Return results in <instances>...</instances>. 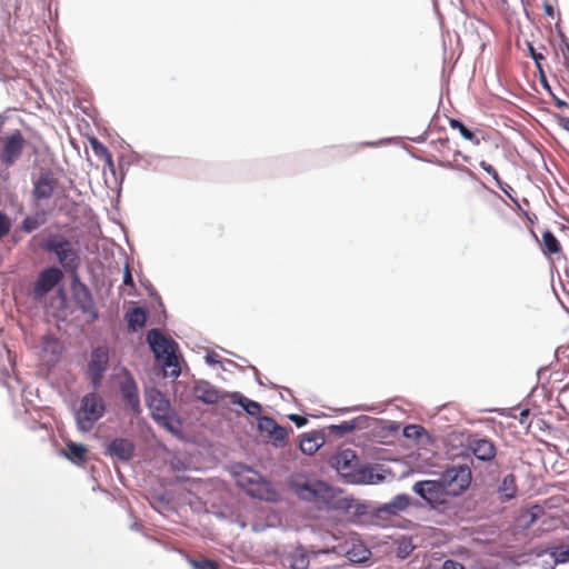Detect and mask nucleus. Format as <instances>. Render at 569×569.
Listing matches in <instances>:
<instances>
[{
    "label": "nucleus",
    "mask_w": 569,
    "mask_h": 569,
    "mask_svg": "<svg viewBox=\"0 0 569 569\" xmlns=\"http://www.w3.org/2000/svg\"><path fill=\"white\" fill-rule=\"evenodd\" d=\"M34 240L43 252L54 254L57 261L67 272L77 271L81 262L77 242L71 241L61 232L48 229L37 236Z\"/></svg>",
    "instance_id": "f257e3e1"
},
{
    "label": "nucleus",
    "mask_w": 569,
    "mask_h": 569,
    "mask_svg": "<svg viewBox=\"0 0 569 569\" xmlns=\"http://www.w3.org/2000/svg\"><path fill=\"white\" fill-rule=\"evenodd\" d=\"M146 403L151 412L152 419L172 435H179L181 421L171 409L169 399L157 388L146 390Z\"/></svg>",
    "instance_id": "f03ea898"
},
{
    "label": "nucleus",
    "mask_w": 569,
    "mask_h": 569,
    "mask_svg": "<svg viewBox=\"0 0 569 569\" xmlns=\"http://www.w3.org/2000/svg\"><path fill=\"white\" fill-rule=\"evenodd\" d=\"M104 411V401L98 393L90 392L86 395L76 415L78 428L81 431L91 430L94 423L103 416Z\"/></svg>",
    "instance_id": "7ed1b4c3"
},
{
    "label": "nucleus",
    "mask_w": 569,
    "mask_h": 569,
    "mask_svg": "<svg viewBox=\"0 0 569 569\" xmlns=\"http://www.w3.org/2000/svg\"><path fill=\"white\" fill-rule=\"evenodd\" d=\"M237 482L251 497L267 501H273L277 497L271 483L252 469H247L240 475Z\"/></svg>",
    "instance_id": "20e7f679"
},
{
    "label": "nucleus",
    "mask_w": 569,
    "mask_h": 569,
    "mask_svg": "<svg viewBox=\"0 0 569 569\" xmlns=\"http://www.w3.org/2000/svg\"><path fill=\"white\" fill-rule=\"evenodd\" d=\"M449 496H459L465 492L472 480V472L468 465H458L447 468L440 477Z\"/></svg>",
    "instance_id": "39448f33"
},
{
    "label": "nucleus",
    "mask_w": 569,
    "mask_h": 569,
    "mask_svg": "<svg viewBox=\"0 0 569 569\" xmlns=\"http://www.w3.org/2000/svg\"><path fill=\"white\" fill-rule=\"evenodd\" d=\"M291 489L300 499L317 505L327 503L331 497L330 487L322 481H295L291 485Z\"/></svg>",
    "instance_id": "423d86ee"
},
{
    "label": "nucleus",
    "mask_w": 569,
    "mask_h": 569,
    "mask_svg": "<svg viewBox=\"0 0 569 569\" xmlns=\"http://www.w3.org/2000/svg\"><path fill=\"white\" fill-rule=\"evenodd\" d=\"M465 450L467 455H472L482 462H491L497 456V447L495 442L479 433H471L466 439Z\"/></svg>",
    "instance_id": "0eeeda50"
},
{
    "label": "nucleus",
    "mask_w": 569,
    "mask_h": 569,
    "mask_svg": "<svg viewBox=\"0 0 569 569\" xmlns=\"http://www.w3.org/2000/svg\"><path fill=\"white\" fill-rule=\"evenodd\" d=\"M412 490L432 506H439L445 503L446 497L449 496L441 479H439L438 481H418L413 485Z\"/></svg>",
    "instance_id": "6e6552de"
},
{
    "label": "nucleus",
    "mask_w": 569,
    "mask_h": 569,
    "mask_svg": "<svg viewBox=\"0 0 569 569\" xmlns=\"http://www.w3.org/2000/svg\"><path fill=\"white\" fill-rule=\"evenodd\" d=\"M330 465L338 473L345 478L346 482H350L355 472L359 468L358 456L352 449H343L330 458Z\"/></svg>",
    "instance_id": "1a4fd4ad"
},
{
    "label": "nucleus",
    "mask_w": 569,
    "mask_h": 569,
    "mask_svg": "<svg viewBox=\"0 0 569 569\" xmlns=\"http://www.w3.org/2000/svg\"><path fill=\"white\" fill-rule=\"evenodd\" d=\"M109 363V349L106 346L97 347L92 350L88 363V376L93 388H98L101 383L103 375Z\"/></svg>",
    "instance_id": "9d476101"
},
{
    "label": "nucleus",
    "mask_w": 569,
    "mask_h": 569,
    "mask_svg": "<svg viewBox=\"0 0 569 569\" xmlns=\"http://www.w3.org/2000/svg\"><path fill=\"white\" fill-rule=\"evenodd\" d=\"M24 138L20 131H14L3 140L0 161L4 167L12 166L21 156L24 148Z\"/></svg>",
    "instance_id": "9b49d317"
},
{
    "label": "nucleus",
    "mask_w": 569,
    "mask_h": 569,
    "mask_svg": "<svg viewBox=\"0 0 569 569\" xmlns=\"http://www.w3.org/2000/svg\"><path fill=\"white\" fill-rule=\"evenodd\" d=\"M258 429L267 437L276 447H284L288 439V429L278 425L277 421L269 416L258 418Z\"/></svg>",
    "instance_id": "f8f14e48"
},
{
    "label": "nucleus",
    "mask_w": 569,
    "mask_h": 569,
    "mask_svg": "<svg viewBox=\"0 0 569 569\" xmlns=\"http://www.w3.org/2000/svg\"><path fill=\"white\" fill-rule=\"evenodd\" d=\"M63 272L58 267H50L42 270L33 286L36 297H42L50 292L61 280Z\"/></svg>",
    "instance_id": "ddd939ff"
},
{
    "label": "nucleus",
    "mask_w": 569,
    "mask_h": 569,
    "mask_svg": "<svg viewBox=\"0 0 569 569\" xmlns=\"http://www.w3.org/2000/svg\"><path fill=\"white\" fill-rule=\"evenodd\" d=\"M58 187V179L51 171H43L33 183L32 194L37 201L50 199Z\"/></svg>",
    "instance_id": "4468645a"
},
{
    "label": "nucleus",
    "mask_w": 569,
    "mask_h": 569,
    "mask_svg": "<svg viewBox=\"0 0 569 569\" xmlns=\"http://www.w3.org/2000/svg\"><path fill=\"white\" fill-rule=\"evenodd\" d=\"M120 392L132 413L139 415L141 412L139 391L131 373H126V378L120 383Z\"/></svg>",
    "instance_id": "2eb2a0df"
},
{
    "label": "nucleus",
    "mask_w": 569,
    "mask_h": 569,
    "mask_svg": "<svg viewBox=\"0 0 569 569\" xmlns=\"http://www.w3.org/2000/svg\"><path fill=\"white\" fill-rule=\"evenodd\" d=\"M147 341L157 359L174 350V342L164 337L158 329H152L147 333Z\"/></svg>",
    "instance_id": "dca6fc26"
},
{
    "label": "nucleus",
    "mask_w": 569,
    "mask_h": 569,
    "mask_svg": "<svg viewBox=\"0 0 569 569\" xmlns=\"http://www.w3.org/2000/svg\"><path fill=\"white\" fill-rule=\"evenodd\" d=\"M380 471V469L370 465L361 466L357 469V472H355L349 483L378 485L386 479V476Z\"/></svg>",
    "instance_id": "f3484780"
},
{
    "label": "nucleus",
    "mask_w": 569,
    "mask_h": 569,
    "mask_svg": "<svg viewBox=\"0 0 569 569\" xmlns=\"http://www.w3.org/2000/svg\"><path fill=\"white\" fill-rule=\"evenodd\" d=\"M411 502V498L406 495H397L389 502L383 503L378 508L379 516H397L400 512L405 511Z\"/></svg>",
    "instance_id": "a211bd4d"
},
{
    "label": "nucleus",
    "mask_w": 569,
    "mask_h": 569,
    "mask_svg": "<svg viewBox=\"0 0 569 569\" xmlns=\"http://www.w3.org/2000/svg\"><path fill=\"white\" fill-rule=\"evenodd\" d=\"M449 126L451 129L458 130L461 137L470 141L473 146H479L481 141L487 140V133L485 131L479 129L472 131L458 119H449Z\"/></svg>",
    "instance_id": "6ab92c4d"
},
{
    "label": "nucleus",
    "mask_w": 569,
    "mask_h": 569,
    "mask_svg": "<svg viewBox=\"0 0 569 569\" xmlns=\"http://www.w3.org/2000/svg\"><path fill=\"white\" fill-rule=\"evenodd\" d=\"M134 446L128 439H113L108 446V452L121 460H129L133 455Z\"/></svg>",
    "instance_id": "aec40b11"
},
{
    "label": "nucleus",
    "mask_w": 569,
    "mask_h": 569,
    "mask_svg": "<svg viewBox=\"0 0 569 569\" xmlns=\"http://www.w3.org/2000/svg\"><path fill=\"white\" fill-rule=\"evenodd\" d=\"M194 397L209 405L217 403L221 398L220 392L207 381H201L196 385Z\"/></svg>",
    "instance_id": "412c9836"
},
{
    "label": "nucleus",
    "mask_w": 569,
    "mask_h": 569,
    "mask_svg": "<svg viewBox=\"0 0 569 569\" xmlns=\"http://www.w3.org/2000/svg\"><path fill=\"white\" fill-rule=\"evenodd\" d=\"M542 253L546 257H553L562 254V247L559 240L555 237V234L550 230H546L541 240L539 241Z\"/></svg>",
    "instance_id": "4be33fe9"
},
{
    "label": "nucleus",
    "mask_w": 569,
    "mask_h": 569,
    "mask_svg": "<svg viewBox=\"0 0 569 569\" xmlns=\"http://www.w3.org/2000/svg\"><path fill=\"white\" fill-rule=\"evenodd\" d=\"M498 492L502 501H509L517 497L518 486L513 473H508L502 478L498 487Z\"/></svg>",
    "instance_id": "5701e85b"
},
{
    "label": "nucleus",
    "mask_w": 569,
    "mask_h": 569,
    "mask_svg": "<svg viewBox=\"0 0 569 569\" xmlns=\"http://www.w3.org/2000/svg\"><path fill=\"white\" fill-rule=\"evenodd\" d=\"M286 562L291 569H308L310 565L309 555L303 548H296L286 557Z\"/></svg>",
    "instance_id": "b1692460"
},
{
    "label": "nucleus",
    "mask_w": 569,
    "mask_h": 569,
    "mask_svg": "<svg viewBox=\"0 0 569 569\" xmlns=\"http://www.w3.org/2000/svg\"><path fill=\"white\" fill-rule=\"evenodd\" d=\"M403 437L415 440L418 445H427L430 442V436L427 430L419 425H408L403 428Z\"/></svg>",
    "instance_id": "393cba45"
},
{
    "label": "nucleus",
    "mask_w": 569,
    "mask_h": 569,
    "mask_svg": "<svg viewBox=\"0 0 569 569\" xmlns=\"http://www.w3.org/2000/svg\"><path fill=\"white\" fill-rule=\"evenodd\" d=\"M87 451L86 446L69 441L66 445L64 456L73 463L80 465L86 461Z\"/></svg>",
    "instance_id": "a878e982"
},
{
    "label": "nucleus",
    "mask_w": 569,
    "mask_h": 569,
    "mask_svg": "<svg viewBox=\"0 0 569 569\" xmlns=\"http://www.w3.org/2000/svg\"><path fill=\"white\" fill-rule=\"evenodd\" d=\"M231 401L232 403L240 405L243 410L252 417L260 415L262 410V407L259 402L248 399L238 392L231 395Z\"/></svg>",
    "instance_id": "bb28decb"
},
{
    "label": "nucleus",
    "mask_w": 569,
    "mask_h": 569,
    "mask_svg": "<svg viewBox=\"0 0 569 569\" xmlns=\"http://www.w3.org/2000/svg\"><path fill=\"white\" fill-rule=\"evenodd\" d=\"M82 293L83 298H80V296H78L79 308L83 313L88 315L91 318V321H94L98 319V311L96 309L92 296L87 287H83Z\"/></svg>",
    "instance_id": "cd10ccee"
},
{
    "label": "nucleus",
    "mask_w": 569,
    "mask_h": 569,
    "mask_svg": "<svg viewBox=\"0 0 569 569\" xmlns=\"http://www.w3.org/2000/svg\"><path fill=\"white\" fill-rule=\"evenodd\" d=\"M127 321L128 327L131 330L137 331L138 329L144 327L147 322V312L144 311V309L136 307L127 313Z\"/></svg>",
    "instance_id": "c85d7f7f"
},
{
    "label": "nucleus",
    "mask_w": 569,
    "mask_h": 569,
    "mask_svg": "<svg viewBox=\"0 0 569 569\" xmlns=\"http://www.w3.org/2000/svg\"><path fill=\"white\" fill-rule=\"evenodd\" d=\"M162 363V367L167 375L170 377H178L181 372L178 357L176 356V350L169 352V355H164L159 359Z\"/></svg>",
    "instance_id": "c756f323"
},
{
    "label": "nucleus",
    "mask_w": 569,
    "mask_h": 569,
    "mask_svg": "<svg viewBox=\"0 0 569 569\" xmlns=\"http://www.w3.org/2000/svg\"><path fill=\"white\" fill-rule=\"evenodd\" d=\"M479 166L482 170H485L487 173H489L493 179L495 181L497 182L498 187L509 197L512 199L511 197V193L510 191H512V188L507 184V183H503L501 180H500V177L498 174V171L490 164L488 163L487 161H480L479 162Z\"/></svg>",
    "instance_id": "7c9ffc66"
},
{
    "label": "nucleus",
    "mask_w": 569,
    "mask_h": 569,
    "mask_svg": "<svg viewBox=\"0 0 569 569\" xmlns=\"http://www.w3.org/2000/svg\"><path fill=\"white\" fill-rule=\"evenodd\" d=\"M189 565L192 569H220L217 561L200 558V559H188Z\"/></svg>",
    "instance_id": "2f4dec72"
},
{
    "label": "nucleus",
    "mask_w": 569,
    "mask_h": 569,
    "mask_svg": "<svg viewBox=\"0 0 569 569\" xmlns=\"http://www.w3.org/2000/svg\"><path fill=\"white\" fill-rule=\"evenodd\" d=\"M319 447L320 445L313 437H303L300 441V449L303 453L307 455H313L319 449Z\"/></svg>",
    "instance_id": "473e14b6"
},
{
    "label": "nucleus",
    "mask_w": 569,
    "mask_h": 569,
    "mask_svg": "<svg viewBox=\"0 0 569 569\" xmlns=\"http://www.w3.org/2000/svg\"><path fill=\"white\" fill-rule=\"evenodd\" d=\"M545 513L542 507L535 505L526 510L523 517H528V521L526 522V527H530L538 518H540Z\"/></svg>",
    "instance_id": "72a5a7b5"
},
{
    "label": "nucleus",
    "mask_w": 569,
    "mask_h": 569,
    "mask_svg": "<svg viewBox=\"0 0 569 569\" xmlns=\"http://www.w3.org/2000/svg\"><path fill=\"white\" fill-rule=\"evenodd\" d=\"M551 556L556 562L565 563L569 561V545L555 547L551 551Z\"/></svg>",
    "instance_id": "f704fd0d"
},
{
    "label": "nucleus",
    "mask_w": 569,
    "mask_h": 569,
    "mask_svg": "<svg viewBox=\"0 0 569 569\" xmlns=\"http://www.w3.org/2000/svg\"><path fill=\"white\" fill-rule=\"evenodd\" d=\"M90 146H91V149H92L93 153L96 154V157H98L100 159L106 158L110 153L108 148L104 147V144L102 142H100L97 138L90 139Z\"/></svg>",
    "instance_id": "c9c22d12"
},
{
    "label": "nucleus",
    "mask_w": 569,
    "mask_h": 569,
    "mask_svg": "<svg viewBox=\"0 0 569 569\" xmlns=\"http://www.w3.org/2000/svg\"><path fill=\"white\" fill-rule=\"evenodd\" d=\"M41 223L37 217H27L21 223V229L26 232H31L38 229Z\"/></svg>",
    "instance_id": "e433bc0d"
},
{
    "label": "nucleus",
    "mask_w": 569,
    "mask_h": 569,
    "mask_svg": "<svg viewBox=\"0 0 569 569\" xmlns=\"http://www.w3.org/2000/svg\"><path fill=\"white\" fill-rule=\"evenodd\" d=\"M11 221L8 216L0 212V238L6 237L10 232Z\"/></svg>",
    "instance_id": "4c0bfd02"
},
{
    "label": "nucleus",
    "mask_w": 569,
    "mask_h": 569,
    "mask_svg": "<svg viewBox=\"0 0 569 569\" xmlns=\"http://www.w3.org/2000/svg\"><path fill=\"white\" fill-rule=\"evenodd\" d=\"M123 284L134 288V282L129 264L127 263L123 272Z\"/></svg>",
    "instance_id": "58836bf2"
},
{
    "label": "nucleus",
    "mask_w": 569,
    "mask_h": 569,
    "mask_svg": "<svg viewBox=\"0 0 569 569\" xmlns=\"http://www.w3.org/2000/svg\"><path fill=\"white\" fill-rule=\"evenodd\" d=\"M442 569H465V567L455 560H446L442 565Z\"/></svg>",
    "instance_id": "ea45409f"
},
{
    "label": "nucleus",
    "mask_w": 569,
    "mask_h": 569,
    "mask_svg": "<svg viewBox=\"0 0 569 569\" xmlns=\"http://www.w3.org/2000/svg\"><path fill=\"white\" fill-rule=\"evenodd\" d=\"M289 418L296 423L297 427H302L307 423V418L299 415H291Z\"/></svg>",
    "instance_id": "a19ab883"
},
{
    "label": "nucleus",
    "mask_w": 569,
    "mask_h": 569,
    "mask_svg": "<svg viewBox=\"0 0 569 569\" xmlns=\"http://www.w3.org/2000/svg\"><path fill=\"white\" fill-rule=\"evenodd\" d=\"M106 163V167L112 172L114 173L116 171V167H114V162H113V159H112V154L111 152L102 159Z\"/></svg>",
    "instance_id": "79ce46f5"
},
{
    "label": "nucleus",
    "mask_w": 569,
    "mask_h": 569,
    "mask_svg": "<svg viewBox=\"0 0 569 569\" xmlns=\"http://www.w3.org/2000/svg\"><path fill=\"white\" fill-rule=\"evenodd\" d=\"M557 122L559 127L569 132V117H559Z\"/></svg>",
    "instance_id": "37998d69"
},
{
    "label": "nucleus",
    "mask_w": 569,
    "mask_h": 569,
    "mask_svg": "<svg viewBox=\"0 0 569 569\" xmlns=\"http://www.w3.org/2000/svg\"><path fill=\"white\" fill-rule=\"evenodd\" d=\"M530 53L535 62L537 63L538 68H540V60L543 59V56L541 53H537L533 49V47L530 46Z\"/></svg>",
    "instance_id": "c03bdc74"
},
{
    "label": "nucleus",
    "mask_w": 569,
    "mask_h": 569,
    "mask_svg": "<svg viewBox=\"0 0 569 569\" xmlns=\"http://www.w3.org/2000/svg\"><path fill=\"white\" fill-rule=\"evenodd\" d=\"M543 10H545V13L550 17V18H553L555 16V10H553V7L549 3V2H545L543 3Z\"/></svg>",
    "instance_id": "a18cd8bd"
},
{
    "label": "nucleus",
    "mask_w": 569,
    "mask_h": 569,
    "mask_svg": "<svg viewBox=\"0 0 569 569\" xmlns=\"http://www.w3.org/2000/svg\"><path fill=\"white\" fill-rule=\"evenodd\" d=\"M206 360H207V362H208V363H210V365H216V363H218V362H219V360H218V355H217V353H208V355L206 356Z\"/></svg>",
    "instance_id": "49530a36"
},
{
    "label": "nucleus",
    "mask_w": 569,
    "mask_h": 569,
    "mask_svg": "<svg viewBox=\"0 0 569 569\" xmlns=\"http://www.w3.org/2000/svg\"><path fill=\"white\" fill-rule=\"evenodd\" d=\"M6 355L8 357V359L10 360L11 358V353L10 351L7 349V347L2 343H0V356H3Z\"/></svg>",
    "instance_id": "de8ad7c7"
},
{
    "label": "nucleus",
    "mask_w": 569,
    "mask_h": 569,
    "mask_svg": "<svg viewBox=\"0 0 569 569\" xmlns=\"http://www.w3.org/2000/svg\"><path fill=\"white\" fill-rule=\"evenodd\" d=\"M562 54L566 61V64L569 66V44L566 43V48L562 49Z\"/></svg>",
    "instance_id": "09e8293b"
},
{
    "label": "nucleus",
    "mask_w": 569,
    "mask_h": 569,
    "mask_svg": "<svg viewBox=\"0 0 569 569\" xmlns=\"http://www.w3.org/2000/svg\"><path fill=\"white\" fill-rule=\"evenodd\" d=\"M529 416V410H522L520 413V421L523 422V419Z\"/></svg>",
    "instance_id": "8fccbe9b"
},
{
    "label": "nucleus",
    "mask_w": 569,
    "mask_h": 569,
    "mask_svg": "<svg viewBox=\"0 0 569 569\" xmlns=\"http://www.w3.org/2000/svg\"><path fill=\"white\" fill-rule=\"evenodd\" d=\"M463 170L470 176L475 177V173L469 168H463Z\"/></svg>",
    "instance_id": "3c124183"
},
{
    "label": "nucleus",
    "mask_w": 569,
    "mask_h": 569,
    "mask_svg": "<svg viewBox=\"0 0 569 569\" xmlns=\"http://www.w3.org/2000/svg\"><path fill=\"white\" fill-rule=\"evenodd\" d=\"M490 191H491L496 197L501 198V197L498 194V192H496V191H493V190H490Z\"/></svg>",
    "instance_id": "603ef678"
},
{
    "label": "nucleus",
    "mask_w": 569,
    "mask_h": 569,
    "mask_svg": "<svg viewBox=\"0 0 569 569\" xmlns=\"http://www.w3.org/2000/svg\"><path fill=\"white\" fill-rule=\"evenodd\" d=\"M533 238H536V241H540L539 238H537V234L533 233Z\"/></svg>",
    "instance_id": "864d4df0"
},
{
    "label": "nucleus",
    "mask_w": 569,
    "mask_h": 569,
    "mask_svg": "<svg viewBox=\"0 0 569 569\" xmlns=\"http://www.w3.org/2000/svg\"><path fill=\"white\" fill-rule=\"evenodd\" d=\"M533 238H536V241H540L539 238H537V234L533 233Z\"/></svg>",
    "instance_id": "5fc2aeb1"
}]
</instances>
